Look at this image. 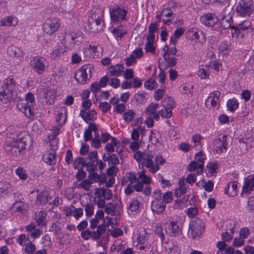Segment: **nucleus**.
I'll return each mask as SVG.
<instances>
[{"label":"nucleus","instance_id":"f257e3e1","mask_svg":"<svg viewBox=\"0 0 254 254\" xmlns=\"http://www.w3.org/2000/svg\"><path fill=\"white\" fill-rule=\"evenodd\" d=\"M32 145L31 136L25 132H20L16 138L7 137L4 145L6 152L13 156H17L26 147H30Z\"/></svg>","mask_w":254,"mask_h":254},{"label":"nucleus","instance_id":"f03ea898","mask_svg":"<svg viewBox=\"0 0 254 254\" xmlns=\"http://www.w3.org/2000/svg\"><path fill=\"white\" fill-rule=\"evenodd\" d=\"M3 83V91L0 92V104H6L12 99L15 83L13 78L9 77L5 79Z\"/></svg>","mask_w":254,"mask_h":254},{"label":"nucleus","instance_id":"7ed1b4c3","mask_svg":"<svg viewBox=\"0 0 254 254\" xmlns=\"http://www.w3.org/2000/svg\"><path fill=\"white\" fill-rule=\"evenodd\" d=\"M133 157L139 163V166L141 165L142 167H145L149 169L153 166L154 155L151 152L137 151L134 154Z\"/></svg>","mask_w":254,"mask_h":254},{"label":"nucleus","instance_id":"20e7f679","mask_svg":"<svg viewBox=\"0 0 254 254\" xmlns=\"http://www.w3.org/2000/svg\"><path fill=\"white\" fill-rule=\"evenodd\" d=\"M254 10L252 0H241L236 7L237 13L242 16H249Z\"/></svg>","mask_w":254,"mask_h":254},{"label":"nucleus","instance_id":"39448f33","mask_svg":"<svg viewBox=\"0 0 254 254\" xmlns=\"http://www.w3.org/2000/svg\"><path fill=\"white\" fill-rule=\"evenodd\" d=\"M91 65L87 64L82 66L75 74V78L78 83L84 84L89 80L91 76Z\"/></svg>","mask_w":254,"mask_h":254},{"label":"nucleus","instance_id":"423d86ee","mask_svg":"<svg viewBox=\"0 0 254 254\" xmlns=\"http://www.w3.org/2000/svg\"><path fill=\"white\" fill-rule=\"evenodd\" d=\"M204 223L202 220L196 218L190 221L188 233L194 239L202 234L204 232Z\"/></svg>","mask_w":254,"mask_h":254},{"label":"nucleus","instance_id":"0eeeda50","mask_svg":"<svg viewBox=\"0 0 254 254\" xmlns=\"http://www.w3.org/2000/svg\"><path fill=\"white\" fill-rule=\"evenodd\" d=\"M106 230V226L105 224H101L97 227L96 231H91L87 229L82 231L81 233V237L84 240H87L90 237L93 240H98L101 238V236L103 234Z\"/></svg>","mask_w":254,"mask_h":254},{"label":"nucleus","instance_id":"6e6552de","mask_svg":"<svg viewBox=\"0 0 254 254\" xmlns=\"http://www.w3.org/2000/svg\"><path fill=\"white\" fill-rule=\"evenodd\" d=\"M32 69L38 74H42L48 66L47 60L43 57H35L30 61Z\"/></svg>","mask_w":254,"mask_h":254},{"label":"nucleus","instance_id":"1a4fd4ad","mask_svg":"<svg viewBox=\"0 0 254 254\" xmlns=\"http://www.w3.org/2000/svg\"><path fill=\"white\" fill-rule=\"evenodd\" d=\"M127 11L119 6L110 9V14L112 22H119L126 19Z\"/></svg>","mask_w":254,"mask_h":254},{"label":"nucleus","instance_id":"9d476101","mask_svg":"<svg viewBox=\"0 0 254 254\" xmlns=\"http://www.w3.org/2000/svg\"><path fill=\"white\" fill-rule=\"evenodd\" d=\"M60 26V24L58 18H48L43 25V30L46 34L51 35L57 31Z\"/></svg>","mask_w":254,"mask_h":254},{"label":"nucleus","instance_id":"9b49d317","mask_svg":"<svg viewBox=\"0 0 254 254\" xmlns=\"http://www.w3.org/2000/svg\"><path fill=\"white\" fill-rule=\"evenodd\" d=\"M226 135H223L221 137L216 138L213 142V149L218 154L226 152L227 150V142Z\"/></svg>","mask_w":254,"mask_h":254},{"label":"nucleus","instance_id":"f8f14e48","mask_svg":"<svg viewBox=\"0 0 254 254\" xmlns=\"http://www.w3.org/2000/svg\"><path fill=\"white\" fill-rule=\"evenodd\" d=\"M165 232L169 236L176 237L181 233V230L177 222L171 221L165 225Z\"/></svg>","mask_w":254,"mask_h":254},{"label":"nucleus","instance_id":"ddd939ff","mask_svg":"<svg viewBox=\"0 0 254 254\" xmlns=\"http://www.w3.org/2000/svg\"><path fill=\"white\" fill-rule=\"evenodd\" d=\"M56 145L52 147V150L47 151L43 155V160L46 164L53 165L56 163Z\"/></svg>","mask_w":254,"mask_h":254},{"label":"nucleus","instance_id":"4468645a","mask_svg":"<svg viewBox=\"0 0 254 254\" xmlns=\"http://www.w3.org/2000/svg\"><path fill=\"white\" fill-rule=\"evenodd\" d=\"M17 106L21 112L24 113L27 117L32 118L34 117L33 105H30L29 104H25V103L19 102L17 104Z\"/></svg>","mask_w":254,"mask_h":254},{"label":"nucleus","instance_id":"2eb2a0df","mask_svg":"<svg viewBox=\"0 0 254 254\" xmlns=\"http://www.w3.org/2000/svg\"><path fill=\"white\" fill-rule=\"evenodd\" d=\"M220 93L218 91H215L211 93L205 101L206 106L210 107H216L219 106V97Z\"/></svg>","mask_w":254,"mask_h":254},{"label":"nucleus","instance_id":"dca6fc26","mask_svg":"<svg viewBox=\"0 0 254 254\" xmlns=\"http://www.w3.org/2000/svg\"><path fill=\"white\" fill-rule=\"evenodd\" d=\"M201 22L207 26H213L218 21L217 16L213 13H207L200 18Z\"/></svg>","mask_w":254,"mask_h":254},{"label":"nucleus","instance_id":"f3484780","mask_svg":"<svg viewBox=\"0 0 254 254\" xmlns=\"http://www.w3.org/2000/svg\"><path fill=\"white\" fill-rule=\"evenodd\" d=\"M121 211V207L120 203H117L115 205L108 203L105 209V212L111 215H119Z\"/></svg>","mask_w":254,"mask_h":254},{"label":"nucleus","instance_id":"a211bd4d","mask_svg":"<svg viewBox=\"0 0 254 254\" xmlns=\"http://www.w3.org/2000/svg\"><path fill=\"white\" fill-rule=\"evenodd\" d=\"M151 208L153 213L157 214H161L164 212L165 209L166 204L161 200H153L151 203Z\"/></svg>","mask_w":254,"mask_h":254},{"label":"nucleus","instance_id":"6ab92c4d","mask_svg":"<svg viewBox=\"0 0 254 254\" xmlns=\"http://www.w3.org/2000/svg\"><path fill=\"white\" fill-rule=\"evenodd\" d=\"M37 195L36 202L38 204H46L51 199L48 191L46 190H43L41 191L37 190Z\"/></svg>","mask_w":254,"mask_h":254},{"label":"nucleus","instance_id":"aec40b11","mask_svg":"<svg viewBox=\"0 0 254 254\" xmlns=\"http://www.w3.org/2000/svg\"><path fill=\"white\" fill-rule=\"evenodd\" d=\"M96 114V111L94 110L86 111V110L82 109L80 112V116L86 123H88L90 121L96 120L97 118Z\"/></svg>","mask_w":254,"mask_h":254},{"label":"nucleus","instance_id":"412c9836","mask_svg":"<svg viewBox=\"0 0 254 254\" xmlns=\"http://www.w3.org/2000/svg\"><path fill=\"white\" fill-rule=\"evenodd\" d=\"M254 190V176H250L245 179L243 187V193H249Z\"/></svg>","mask_w":254,"mask_h":254},{"label":"nucleus","instance_id":"4be33fe9","mask_svg":"<svg viewBox=\"0 0 254 254\" xmlns=\"http://www.w3.org/2000/svg\"><path fill=\"white\" fill-rule=\"evenodd\" d=\"M43 97L47 104L51 105L54 103L57 97V93L54 88H48L44 93Z\"/></svg>","mask_w":254,"mask_h":254},{"label":"nucleus","instance_id":"5701e85b","mask_svg":"<svg viewBox=\"0 0 254 254\" xmlns=\"http://www.w3.org/2000/svg\"><path fill=\"white\" fill-rule=\"evenodd\" d=\"M124 69V66L121 64L111 65L108 68V74L111 76H119L123 72Z\"/></svg>","mask_w":254,"mask_h":254},{"label":"nucleus","instance_id":"b1692460","mask_svg":"<svg viewBox=\"0 0 254 254\" xmlns=\"http://www.w3.org/2000/svg\"><path fill=\"white\" fill-rule=\"evenodd\" d=\"M103 15V11L101 8H95L91 10V13L89 16L88 21H91V22H93L95 20H102Z\"/></svg>","mask_w":254,"mask_h":254},{"label":"nucleus","instance_id":"393cba45","mask_svg":"<svg viewBox=\"0 0 254 254\" xmlns=\"http://www.w3.org/2000/svg\"><path fill=\"white\" fill-rule=\"evenodd\" d=\"M251 22L249 21H244L242 23L240 24L237 27H233V29L234 31H232V36H234V34H236V36L237 37L238 34L240 33L241 30H245L246 29H248L250 27H251Z\"/></svg>","mask_w":254,"mask_h":254},{"label":"nucleus","instance_id":"a878e982","mask_svg":"<svg viewBox=\"0 0 254 254\" xmlns=\"http://www.w3.org/2000/svg\"><path fill=\"white\" fill-rule=\"evenodd\" d=\"M155 164L149 170V172L152 174L155 173L159 169V165H162L165 163V160L161 155H157L154 158Z\"/></svg>","mask_w":254,"mask_h":254},{"label":"nucleus","instance_id":"bb28decb","mask_svg":"<svg viewBox=\"0 0 254 254\" xmlns=\"http://www.w3.org/2000/svg\"><path fill=\"white\" fill-rule=\"evenodd\" d=\"M27 208V204L21 201L16 202L12 207V208L15 212L20 213L23 215L26 212Z\"/></svg>","mask_w":254,"mask_h":254},{"label":"nucleus","instance_id":"cd10ccee","mask_svg":"<svg viewBox=\"0 0 254 254\" xmlns=\"http://www.w3.org/2000/svg\"><path fill=\"white\" fill-rule=\"evenodd\" d=\"M103 26V20L88 21V28L93 32H97L102 29Z\"/></svg>","mask_w":254,"mask_h":254},{"label":"nucleus","instance_id":"c85d7f7f","mask_svg":"<svg viewBox=\"0 0 254 254\" xmlns=\"http://www.w3.org/2000/svg\"><path fill=\"white\" fill-rule=\"evenodd\" d=\"M8 55L12 57H21L24 56L22 50L16 46H11L7 49Z\"/></svg>","mask_w":254,"mask_h":254},{"label":"nucleus","instance_id":"c756f323","mask_svg":"<svg viewBox=\"0 0 254 254\" xmlns=\"http://www.w3.org/2000/svg\"><path fill=\"white\" fill-rule=\"evenodd\" d=\"M17 24V18L11 16L4 17L0 21V25L3 26H15Z\"/></svg>","mask_w":254,"mask_h":254},{"label":"nucleus","instance_id":"7c9ffc66","mask_svg":"<svg viewBox=\"0 0 254 254\" xmlns=\"http://www.w3.org/2000/svg\"><path fill=\"white\" fill-rule=\"evenodd\" d=\"M88 50L94 59L99 57L102 52L101 47L99 45H90Z\"/></svg>","mask_w":254,"mask_h":254},{"label":"nucleus","instance_id":"2f4dec72","mask_svg":"<svg viewBox=\"0 0 254 254\" xmlns=\"http://www.w3.org/2000/svg\"><path fill=\"white\" fill-rule=\"evenodd\" d=\"M232 16L231 14L230 13L227 16H224L221 19L220 21V23L221 26L224 29H227L231 27L233 28V27H231V24L232 23Z\"/></svg>","mask_w":254,"mask_h":254},{"label":"nucleus","instance_id":"473e14b6","mask_svg":"<svg viewBox=\"0 0 254 254\" xmlns=\"http://www.w3.org/2000/svg\"><path fill=\"white\" fill-rule=\"evenodd\" d=\"M66 110L64 108H62L58 111V113L56 117V121L60 126L64 124L66 121Z\"/></svg>","mask_w":254,"mask_h":254},{"label":"nucleus","instance_id":"72a5a7b5","mask_svg":"<svg viewBox=\"0 0 254 254\" xmlns=\"http://www.w3.org/2000/svg\"><path fill=\"white\" fill-rule=\"evenodd\" d=\"M97 197L104 198L105 199L109 200L112 197L111 190L108 189H100L97 192Z\"/></svg>","mask_w":254,"mask_h":254},{"label":"nucleus","instance_id":"f704fd0d","mask_svg":"<svg viewBox=\"0 0 254 254\" xmlns=\"http://www.w3.org/2000/svg\"><path fill=\"white\" fill-rule=\"evenodd\" d=\"M47 213L43 211H40L36 215V221L38 226H44L46 224V218Z\"/></svg>","mask_w":254,"mask_h":254},{"label":"nucleus","instance_id":"c9c22d12","mask_svg":"<svg viewBox=\"0 0 254 254\" xmlns=\"http://www.w3.org/2000/svg\"><path fill=\"white\" fill-rule=\"evenodd\" d=\"M231 43L229 41L222 42L219 48V52L223 55H227L231 50Z\"/></svg>","mask_w":254,"mask_h":254},{"label":"nucleus","instance_id":"e433bc0d","mask_svg":"<svg viewBox=\"0 0 254 254\" xmlns=\"http://www.w3.org/2000/svg\"><path fill=\"white\" fill-rule=\"evenodd\" d=\"M187 189L185 186V182L184 180H180L179 181V188L177 189L174 193L177 197H180L182 194L186 192Z\"/></svg>","mask_w":254,"mask_h":254},{"label":"nucleus","instance_id":"4c0bfd02","mask_svg":"<svg viewBox=\"0 0 254 254\" xmlns=\"http://www.w3.org/2000/svg\"><path fill=\"white\" fill-rule=\"evenodd\" d=\"M199 31L197 29L191 28L186 32L187 37L190 40H197L199 39Z\"/></svg>","mask_w":254,"mask_h":254},{"label":"nucleus","instance_id":"58836bf2","mask_svg":"<svg viewBox=\"0 0 254 254\" xmlns=\"http://www.w3.org/2000/svg\"><path fill=\"white\" fill-rule=\"evenodd\" d=\"M119 144V141L113 137H112L111 142L108 143L106 145L105 149L107 152H113L115 151V146H117Z\"/></svg>","mask_w":254,"mask_h":254},{"label":"nucleus","instance_id":"ea45409f","mask_svg":"<svg viewBox=\"0 0 254 254\" xmlns=\"http://www.w3.org/2000/svg\"><path fill=\"white\" fill-rule=\"evenodd\" d=\"M197 75L201 79L208 78L209 76V68L207 66H201L197 71Z\"/></svg>","mask_w":254,"mask_h":254},{"label":"nucleus","instance_id":"a19ab883","mask_svg":"<svg viewBox=\"0 0 254 254\" xmlns=\"http://www.w3.org/2000/svg\"><path fill=\"white\" fill-rule=\"evenodd\" d=\"M140 204V202L138 200L134 199L127 208L128 213L130 214L136 212L139 208Z\"/></svg>","mask_w":254,"mask_h":254},{"label":"nucleus","instance_id":"79ce46f5","mask_svg":"<svg viewBox=\"0 0 254 254\" xmlns=\"http://www.w3.org/2000/svg\"><path fill=\"white\" fill-rule=\"evenodd\" d=\"M196 170V173L197 175L201 174L203 172V168L199 166L197 162L192 161L188 166V170L190 172H192Z\"/></svg>","mask_w":254,"mask_h":254},{"label":"nucleus","instance_id":"37998d69","mask_svg":"<svg viewBox=\"0 0 254 254\" xmlns=\"http://www.w3.org/2000/svg\"><path fill=\"white\" fill-rule=\"evenodd\" d=\"M10 189L11 185L8 182L3 181H0V194H7Z\"/></svg>","mask_w":254,"mask_h":254},{"label":"nucleus","instance_id":"c03bdc74","mask_svg":"<svg viewBox=\"0 0 254 254\" xmlns=\"http://www.w3.org/2000/svg\"><path fill=\"white\" fill-rule=\"evenodd\" d=\"M85 165V160L83 157H78L74 159L73 163V167L76 169H83Z\"/></svg>","mask_w":254,"mask_h":254},{"label":"nucleus","instance_id":"a18cd8bd","mask_svg":"<svg viewBox=\"0 0 254 254\" xmlns=\"http://www.w3.org/2000/svg\"><path fill=\"white\" fill-rule=\"evenodd\" d=\"M137 180L142 182L143 184H148L151 182L150 177L145 175V171H142L138 173Z\"/></svg>","mask_w":254,"mask_h":254},{"label":"nucleus","instance_id":"49530a36","mask_svg":"<svg viewBox=\"0 0 254 254\" xmlns=\"http://www.w3.org/2000/svg\"><path fill=\"white\" fill-rule=\"evenodd\" d=\"M135 112L133 110H129L123 114L124 119L127 123L133 120L135 116Z\"/></svg>","mask_w":254,"mask_h":254},{"label":"nucleus","instance_id":"de8ad7c7","mask_svg":"<svg viewBox=\"0 0 254 254\" xmlns=\"http://www.w3.org/2000/svg\"><path fill=\"white\" fill-rule=\"evenodd\" d=\"M162 103L163 104V106H164V108H167L171 111L175 106L174 100L171 97L165 98L162 101Z\"/></svg>","mask_w":254,"mask_h":254},{"label":"nucleus","instance_id":"09e8293b","mask_svg":"<svg viewBox=\"0 0 254 254\" xmlns=\"http://www.w3.org/2000/svg\"><path fill=\"white\" fill-rule=\"evenodd\" d=\"M239 106V102L235 98L229 100L227 102V106L228 109L230 111H234L238 108Z\"/></svg>","mask_w":254,"mask_h":254},{"label":"nucleus","instance_id":"8fccbe9b","mask_svg":"<svg viewBox=\"0 0 254 254\" xmlns=\"http://www.w3.org/2000/svg\"><path fill=\"white\" fill-rule=\"evenodd\" d=\"M112 33L116 38H121L126 33V31L124 27L120 25L117 28L113 29Z\"/></svg>","mask_w":254,"mask_h":254},{"label":"nucleus","instance_id":"3c124183","mask_svg":"<svg viewBox=\"0 0 254 254\" xmlns=\"http://www.w3.org/2000/svg\"><path fill=\"white\" fill-rule=\"evenodd\" d=\"M160 137V134L159 132L152 131L149 136V140L152 144H156L159 142Z\"/></svg>","mask_w":254,"mask_h":254},{"label":"nucleus","instance_id":"603ef678","mask_svg":"<svg viewBox=\"0 0 254 254\" xmlns=\"http://www.w3.org/2000/svg\"><path fill=\"white\" fill-rule=\"evenodd\" d=\"M15 173L19 179L25 180L27 178V174L22 167H18L15 170Z\"/></svg>","mask_w":254,"mask_h":254},{"label":"nucleus","instance_id":"864d4df0","mask_svg":"<svg viewBox=\"0 0 254 254\" xmlns=\"http://www.w3.org/2000/svg\"><path fill=\"white\" fill-rule=\"evenodd\" d=\"M195 159L196 160L195 162H197L199 166L203 168L204 160L205 159L204 155L201 152H198L195 155Z\"/></svg>","mask_w":254,"mask_h":254},{"label":"nucleus","instance_id":"5fc2aeb1","mask_svg":"<svg viewBox=\"0 0 254 254\" xmlns=\"http://www.w3.org/2000/svg\"><path fill=\"white\" fill-rule=\"evenodd\" d=\"M158 107V104L156 103L150 104L146 109V113L147 114L151 115L156 113V109Z\"/></svg>","mask_w":254,"mask_h":254},{"label":"nucleus","instance_id":"6e6d98bb","mask_svg":"<svg viewBox=\"0 0 254 254\" xmlns=\"http://www.w3.org/2000/svg\"><path fill=\"white\" fill-rule=\"evenodd\" d=\"M109 165L115 166L119 163V160L116 154H112L110 155L107 160Z\"/></svg>","mask_w":254,"mask_h":254},{"label":"nucleus","instance_id":"4d7b16f0","mask_svg":"<svg viewBox=\"0 0 254 254\" xmlns=\"http://www.w3.org/2000/svg\"><path fill=\"white\" fill-rule=\"evenodd\" d=\"M160 115L163 118H170L172 117V111L167 108H164L159 112Z\"/></svg>","mask_w":254,"mask_h":254},{"label":"nucleus","instance_id":"13d9d810","mask_svg":"<svg viewBox=\"0 0 254 254\" xmlns=\"http://www.w3.org/2000/svg\"><path fill=\"white\" fill-rule=\"evenodd\" d=\"M75 207L72 205L65 206L63 209L64 213L66 216H71L75 211Z\"/></svg>","mask_w":254,"mask_h":254},{"label":"nucleus","instance_id":"bf43d9fd","mask_svg":"<svg viewBox=\"0 0 254 254\" xmlns=\"http://www.w3.org/2000/svg\"><path fill=\"white\" fill-rule=\"evenodd\" d=\"M137 241L138 244L141 245H145L148 246V243L147 242V239L145 235L143 234H141L140 233L139 234L137 238Z\"/></svg>","mask_w":254,"mask_h":254},{"label":"nucleus","instance_id":"052dcab7","mask_svg":"<svg viewBox=\"0 0 254 254\" xmlns=\"http://www.w3.org/2000/svg\"><path fill=\"white\" fill-rule=\"evenodd\" d=\"M92 182L89 180H84L79 185L80 187L85 190H89Z\"/></svg>","mask_w":254,"mask_h":254},{"label":"nucleus","instance_id":"680f3d73","mask_svg":"<svg viewBox=\"0 0 254 254\" xmlns=\"http://www.w3.org/2000/svg\"><path fill=\"white\" fill-rule=\"evenodd\" d=\"M173 200V194L171 191H167L165 192L163 195V202L165 204L166 203H169Z\"/></svg>","mask_w":254,"mask_h":254},{"label":"nucleus","instance_id":"e2e57ef3","mask_svg":"<svg viewBox=\"0 0 254 254\" xmlns=\"http://www.w3.org/2000/svg\"><path fill=\"white\" fill-rule=\"evenodd\" d=\"M42 244L44 247L50 248L52 246V243L48 235L46 234L42 238Z\"/></svg>","mask_w":254,"mask_h":254},{"label":"nucleus","instance_id":"0e129e2a","mask_svg":"<svg viewBox=\"0 0 254 254\" xmlns=\"http://www.w3.org/2000/svg\"><path fill=\"white\" fill-rule=\"evenodd\" d=\"M126 177L127 181L130 182L129 184H132L137 181L135 174L133 172L127 173L126 174Z\"/></svg>","mask_w":254,"mask_h":254},{"label":"nucleus","instance_id":"69168bd1","mask_svg":"<svg viewBox=\"0 0 254 254\" xmlns=\"http://www.w3.org/2000/svg\"><path fill=\"white\" fill-rule=\"evenodd\" d=\"M86 168V171L89 173L91 172H94L97 169V165L94 164V162H85V166Z\"/></svg>","mask_w":254,"mask_h":254},{"label":"nucleus","instance_id":"338daca9","mask_svg":"<svg viewBox=\"0 0 254 254\" xmlns=\"http://www.w3.org/2000/svg\"><path fill=\"white\" fill-rule=\"evenodd\" d=\"M207 167L208 168V173L212 176L216 172V170L218 169V165L216 163H210Z\"/></svg>","mask_w":254,"mask_h":254},{"label":"nucleus","instance_id":"774afa93","mask_svg":"<svg viewBox=\"0 0 254 254\" xmlns=\"http://www.w3.org/2000/svg\"><path fill=\"white\" fill-rule=\"evenodd\" d=\"M99 107L102 112L106 113L110 110L111 107L108 103L104 102L99 104Z\"/></svg>","mask_w":254,"mask_h":254}]
</instances>
